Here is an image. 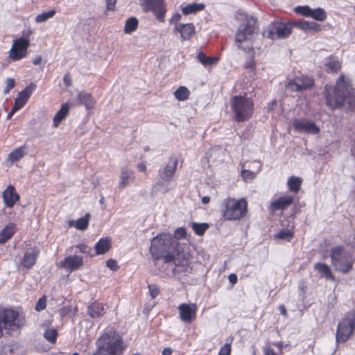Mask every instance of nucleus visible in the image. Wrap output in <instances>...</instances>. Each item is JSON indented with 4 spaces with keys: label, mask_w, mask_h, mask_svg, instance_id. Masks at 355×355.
Masks as SVG:
<instances>
[{
    "label": "nucleus",
    "mask_w": 355,
    "mask_h": 355,
    "mask_svg": "<svg viewBox=\"0 0 355 355\" xmlns=\"http://www.w3.org/2000/svg\"><path fill=\"white\" fill-rule=\"evenodd\" d=\"M293 26V23L273 21L263 32V35L271 40L286 38L291 34Z\"/></svg>",
    "instance_id": "9"
},
{
    "label": "nucleus",
    "mask_w": 355,
    "mask_h": 355,
    "mask_svg": "<svg viewBox=\"0 0 355 355\" xmlns=\"http://www.w3.org/2000/svg\"><path fill=\"white\" fill-rule=\"evenodd\" d=\"M326 67H327L328 72H334L340 69V64L337 60H331L326 64Z\"/></svg>",
    "instance_id": "43"
},
{
    "label": "nucleus",
    "mask_w": 355,
    "mask_h": 355,
    "mask_svg": "<svg viewBox=\"0 0 355 355\" xmlns=\"http://www.w3.org/2000/svg\"><path fill=\"white\" fill-rule=\"evenodd\" d=\"M321 30V25L317 24L314 21H311V26L309 28V31H312L313 32H318Z\"/></svg>",
    "instance_id": "56"
},
{
    "label": "nucleus",
    "mask_w": 355,
    "mask_h": 355,
    "mask_svg": "<svg viewBox=\"0 0 355 355\" xmlns=\"http://www.w3.org/2000/svg\"><path fill=\"white\" fill-rule=\"evenodd\" d=\"M15 231V226L12 223H9L0 232V244L4 243L11 238Z\"/></svg>",
    "instance_id": "26"
},
{
    "label": "nucleus",
    "mask_w": 355,
    "mask_h": 355,
    "mask_svg": "<svg viewBox=\"0 0 355 355\" xmlns=\"http://www.w3.org/2000/svg\"><path fill=\"white\" fill-rule=\"evenodd\" d=\"M89 216L90 215L87 214L84 217L78 219L76 221L71 220L69 225V226H75L79 230H85L88 227Z\"/></svg>",
    "instance_id": "27"
},
{
    "label": "nucleus",
    "mask_w": 355,
    "mask_h": 355,
    "mask_svg": "<svg viewBox=\"0 0 355 355\" xmlns=\"http://www.w3.org/2000/svg\"><path fill=\"white\" fill-rule=\"evenodd\" d=\"M37 87L36 83H31L24 89V105L28 101L33 92Z\"/></svg>",
    "instance_id": "39"
},
{
    "label": "nucleus",
    "mask_w": 355,
    "mask_h": 355,
    "mask_svg": "<svg viewBox=\"0 0 355 355\" xmlns=\"http://www.w3.org/2000/svg\"><path fill=\"white\" fill-rule=\"evenodd\" d=\"M181 17L182 16L180 13H176L171 17V22H177L180 20Z\"/></svg>",
    "instance_id": "61"
},
{
    "label": "nucleus",
    "mask_w": 355,
    "mask_h": 355,
    "mask_svg": "<svg viewBox=\"0 0 355 355\" xmlns=\"http://www.w3.org/2000/svg\"><path fill=\"white\" fill-rule=\"evenodd\" d=\"M106 266L107 267H108L110 269H111L112 270H114V271H116L119 269V266L117 264V262L116 261H115L114 259H108L107 261H106Z\"/></svg>",
    "instance_id": "50"
},
{
    "label": "nucleus",
    "mask_w": 355,
    "mask_h": 355,
    "mask_svg": "<svg viewBox=\"0 0 355 355\" xmlns=\"http://www.w3.org/2000/svg\"><path fill=\"white\" fill-rule=\"evenodd\" d=\"M150 252L154 259H163L165 263L175 267H185L189 260L182 247L170 234L163 233L155 236L150 247Z\"/></svg>",
    "instance_id": "1"
},
{
    "label": "nucleus",
    "mask_w": 355,
    "mask_h": 355,
    "mask_svg": "<svg viewBox=\"0 0 355 355\" xmlns=\"http://www.w3.org/2000/svg\"><path fill=\"white\" fill-rule=\"evenodd\" d=\"M63 82L67 87H70L71 85L72 82L69 73H65L63 77Z\"/></svg>",
    "instance_id": "55"
},
{
    "label": "nucleus",
    "mask_w": 355,
    "mask_h": 355,
    "mask_svg": "<svg viewBox=\"0 0 355 355\" xmlns=\"http://www.w3.org/2000/svg\"><path fill=\"white\" fill-rule=\"evenodd\" d=\"M58 335V331L54 328H49L43 334L44 338L53 344L56 342Z\"/></svg>",
    "instance_id": "35"
},
{
    "label": "nucleus",
    "mask_w": 355,
    "mask_h": 355,
    "mask_svg": "<svg viewBox=\"0 0 355 355\" xmlns=\"http://www.w3.org/2000/svg\"><path fill=\"white\" fill-rule=\"evenodd\" d=\"M42 61V57L40 55L39 56H37L33 60V63L35 64V65H37L39 64Z\"/></svg>",
    "instance_id": "64"
},
{
    "label": "nucleus",
    "mask_w": 355,
    "mask_h": 355,
    "mask_svg": "<svg viewBox=\"0 0 355 355\" xmlns=\"http://www.w3.org/2000/svg\"><path fill=\"white\" fill-rule=\"evenodd\" d=\"M174 95L178 101H185L189 98V91L186 87L180 86L174 92Z\"/></svg>",
    "instance_id": "36"
},
{
    "label": "nucleus",
    "mask_w": 355,
    "mask_h": 355,
    "mask_svg": "<svg viewBox=\"0 0 355 355\" xmlns=\"http://www.w3.org/2000/svg\"><path fill=\"white\" fill-rule=\"evenodd\" d=\"M294 201L293 196L281 197L271 202L269 209L270 211L284 210L287 209Z\"/></svg>",
    "instance_id": "17"
},
{
    "label": "nucleus",
    "mask_w": 355,
    "mask_h": 355,
    "mask_svg": "<svg viewBox=\"0 0 355 355\" xmlns=\"http://www.w3.org/2000/svg\"><path fill=\"white\" fill-rule=\"evenodd\" d=\"M149 293L152 298H155L159 294V288L155 284H149L148 286Z\"/></svg>",
    "instance_id": "48"
},
{
    "label": "nucleus",
    "mask_w": 355,
    "mask_h": 355,
    "mask_svg": "<svg viewBox=\"0 0 355 355\" xmlns=\"http://www.w3.org/2000/svg\"><path fill=\"white\" fill-rule=\"evenodd\" d=\"M295 12L305 17H311L312 9L309 6H299L295 8Z\"/></svg>",
    "instance_id": "40"
},
{
    "label": "nucleus",
    "mask_w": 355,
    "mask_h": 355,
    "mask_svg": "<svg viewBox=\"0 0 355 355\" xmlns=\"http://www.w3.org/2000/svg\"><path fill=\"white\" fill-rule=\"evenodd\" d=\"M10 57L12 60H19L22 58V37L15 40L10 51Z\"/></svg>",
    "instance_id": "24"
},
{
    "label": "nucleus",
    "mask_w": 355,
    "mask_h": 355,
    "mask_svg": "<svg viewBox=\"0 0 355 355\" xmlns=\"http://www.w3.org/2000/svg\"><path fill=\"white\" fill-rule=\"evenodd\" d=\"M96 345L92 355H121L127 347L122 337L114 331L103 334L96 341Z\"/></svg>",
    "instance_id": "3"
},
{
    "label": "nucleus",
    "mask_w": 355,
    "mask_h": 355,
    "mask_svg": "<svg viewBox=\"0 0 355 355\" xmlns=\"http://www.w3.org/2000/svg\"><path fill=\"white\" fill-rule=\"evenodd\" d=\"M79 104L84 105L87 110L92 109L95 104V100L90 93L81 91L78 95Z\"/></svg>",
    "instance_id": "22"
},
{
    "label": "nucleus",
    "mask_w": 355,
    "mask_h": 355,
    "mask_svg": "<svg viewBox=\"0 0 355 355\" xmlns=\"http://www.w3.org/2000/svg\"><path fill=\"white\" fill-rule=\"evenodd\" d=\"M187 232L184 227H178L175 231V235L179 239H183L186 236Z\"/></svg>",
    "instance_id": "53"
},
{
    "label": "nucleus",
    "mask_w": 355,
    "mask_h": 355,
    "mask_svg": "<svg viewBox=\"0 0 355 355\" xmlns=\"http://www.w3.org/2000/svg\"><path fill=\"white\" fill-rule=\"evenodd\" d=\"M314 268L327 279H334V276L332 275L330 268L326 263H317L314 265Z\"/></svg>",
    "instance_id": "28"
},
{
    "label": "nucleus",
    "mask_w": 355,
    "mask_h": 355,
    "mask_svg": "<svg viewBox=\"0 0 355 355\" xmlns=\"http://www.w3.org/2000/svg\"><path fill=\"white\" fill-rule=\"evenodd\" d=\"M19 313L12 309L0 308V337L3 331L10 335L19 329Z\"/></svg>",
    "instance_id": "7"
},
{
    "label": "nucleus",
    "mask_w": 355,
    "mask_h": 355,
    "mask_svg": "<svg viewBox=\"0 0 355 355\" xmlns=\"http://www.w3.org/2000/svg\"><path fill=\"white\" fill-rule=\"evenodd\" d=\"M132 174L133 172L130 169L126 167H123L121 168L120 174V182L119 184V189H122L128 185L127 181Z\"/></svg>",
    "instance_id": "29"
},
{
    "label": "nucleus",
    "mask_w": 355,
    "mask_h": 355,
    "mask_svg": "<svg viewBox=\"0 0 355 355\" xmlns=\"http://www.w3.org/2000/svg\"><path fill=\"white\" fill-rule=\"evenodd\" d=\"M336 85L333 93L326 95L327 105L335 110L344 107L346 103L349 109L353 110L355 107V89L345 81L343 76L337 80Z\"/></svg>",
    "instance_id": "2"
},
{
    "label": "nucleus",
    "mask_w": 355,
    "mask_h": 355,
    "mask_svg": "<svg viewBox=\"0 0 355 355\" xmlns=\"http://www.w3.org/2000/svg\"><path fill=\"white\" fill-rule=\"evenodd\" d=\"M3 201L7 207H11L15 202L19 199V196L16 194L15 189L12 186L8 188L2 193Z\"/></svg>",
    "instance_id": "20"
},
{
    "label": "nucleus",
    "mask_w": 355,
    "mask_h": 355,
    "mask_svg": "<svg viewBox=\"0 0 355 355\" xmlns=\"http://www.w3.org/2000/svg\"><path fill=\"white\" fill-rule=\"evenodd\" d=\"M302 184V179L299 177H291L287 181V185L290 191L297 192Z\"/></svg>",
    "instance_id": "32"
},
{
    "label": "nucleus",
    "mask_w": 355,
    "mask_h": 355,
    "mask_svg": "<svg viewBox=\"0 0 355 355\" xmlns=\"http://www.w3.org/2000/svg\"><path fill=\"white\" fill-rule=\"evenodd\" d=\"M70 106L68 103L62 104L61 108L57 112L53 117V125L58 127L60 123L67 117L69 112Z\"/></svg>",
    "instance_id": "23"
},
{
    "label": "nucleus",
    "mask_w": 355,
    "mask_h": 355,
    "mask_svg": "<svg viewBox=\"0 0 355 355\" xmlns=\"http://www.w3.org/2000/svg\"><path fill=\"white\" fill-rule=\"evenodd\" d=\"M46 306V296L40 297L35 304V309L37 311H41L44 310Z\"/></svg>",
    "instance_id": "45"
},
{
    "label": "nucleus",
    "mask_w": 355,
    "mask_h": 355,
    "mask_svg": "<svg viewBox=\"0 0 355 355\" xmlns=\"http://www.w3.org/2000/svg\"><path fill=\"white\" fill-rule=\"evenodd\" d=\"M311 17L315 20L322 21L326 19L327 15L323 8H318L316 9H312Z\"/></svg>",
    "instance_id": "37"
},
{
    "label": "nucleus",
    "mask_w": 355,
    "mask_h": 355,
    "mask_svg": "<svg viewBox=\"0 0 355 355\" xmlns=\"http://www.w3.org/2000/svg\"><path fill=\"white\" fill-rule=\"evenodd\" d=\"M178 165V159L175 157H170L166 166L159 170V177L164 182H168L175 174Z\"/></svg>",
    "instance_id": "15"
},
{
    "label": "nucleus",
    "mask_w": 355,
    "mask_h": 355,
    "mask_svg": "<svg viewBox=\"0 0 355 355\" xmlns=\"http://www.w3.org/2000/svg\"><path fill=\"white\" fill-rule=\"evenodd\" d=\"M15 86V81L12 78H8L6 80V87L3 90L4 94L9 92L10 89L13 88Z\"/></svg>",
    "instance_id": "54"
},
{
    "label": "nucleus",
    "mask_w": 355,
    "mask_h": 355,
    "mask_svg": "<svg viewBox=\"0 0 355 355\" xmlns=\"http://www.w3.org/2000/svg\"><path fill=\"white\" fill-rule=\"evenodd\" d=\"M293 26H295L302 30L309 31L311 21H302L298 22H293Z\"/></svg>",
    "instance_id": "47"
},
{
    "label": "nucleus",
    "mask_w": 355,
    "mask_h": 355,
    "mask_svg": "<svg viewBox=\"0 0 355 355\" xmlns=\"http://www.w3.org/2000/svg\"><path fill=\"white\" fill-rule=\"evenodd\" d=\"M76 248L79 250V251L83 254H89L91 251H92V248H89V246H87V245L85 244H78Z\"/></svg>",
    "instance_id": "52"
},
{
    "label": "nucleus",
    "mask_w": 355,
    "mask_h": 355,
    "mask_svg": "<svg viewBox=\"0 0 355 355\" xmlns=\"http://www.w3.org/2000/svg\"><path fill=\"white\" fill-rule=\"evenodd\" d=\"M116 0H106L107 6L106 8L107 10L113 11L115 8V3Z\"/></svg>",
    "instance_id": "57"
},
{
    "label": "nucleus",
    "mask_w": 355,
    "mask_h": 355,
    "mask_svg": "<svg viewBox=\"0 0 355 355\" xmlns=\"http://www.w3.org/2000/svg\"><path fill=\"white\" fill-rule=\"evenodd\" d=\"M40 252V249L35 245L26 248L24 254V268H31L35 264Z\"/></svg>",
    "instance_id": "16"
},
{
    "label": "nucleus",
    "mask_w": 355,
    "mask_h": 355,
    "mask_svg": "<svg viewBox=\"0 0 355 355\" xmlns=\"http://www.w3.org/2000/svg\"><path fill=\"white\" fill-rule=\"evenodd\" d=\"M313 84V80L311 78L297 76L291 80L286 87L293 92H300L312 87Z\"/></svg>",
    "instance_id": "13"
},
{
    "label": "nucleus",
    "mask_w": 355,
    "mask_h": 355,
    "mask_svg": "<svg viewBox=\"0 0 355 355\" xmlns=\"http://www.w3.org/2000/svg\"><path fill=\"white\" fill-rule=\"evenodd\" d=\"M231 353V345L225 343L220 349L218 355H230Z\"/></svg>",
    "instance_id": "49"
},
{
    "label": "nucleus",
    "mask_w": 355,
    "mask_h": 355,
    "mask_svg": "<svg viewBox=\"0 0 355 355\" xmlns=\"http://www.w3.org/2000/svg\"><path fill=\"white\" fill-rule=\"evenodd\" d=\"M83 263V260L81 257L73 255L66 257L62 264L63 268L73 271L82 266Z\"/></svg>",
    "instance_id": "18"
},
{
    "label": "nucleus",
    "mask_w": 355,
    "mask_h": 355,
    "mask_svg": "<svg viewBox=\"0 0 355 355\" xmlns=\"http://www.w3.org/2000/svg\"><path fill=\"white\" fill-rule=\"evenodd\" d=\"M293 237V232L291 231L286 230H282L278 232L275 235V238L279 239H285L287 241H290Z\"/></svg>",
    "instance_id": "42"
},
{
    "label": "nucleus",
    "mask_w": 355,
    "mask_h": 355,
    "mask_svg": "<svg viewBox=\"0 0 355 355\" xmlns=\"http://www.w3.org/2000/svg\"><path fill=\"white\" fill-rule=\"evenodd\" d=\"M264 355H276L275 350L271 347L264 349Z\"/></svg>",
    "instance_id": "60"
},
{
    "label": "nucleus",
    "mask_w": 355,
    "mask_h": 355,
    "mask_svg": "<svg viewBox=\"0 0 355 355\" xmlns=\"http://www.w3.org/2000/svg\"><path fill=\"white\" fill-rule=\"evenodd\" d=\"M111 248L110 239L107 238L101 239L95 245L96 254H103L106 253Z\"/></svg>",
    "instance_id": "25"
},
{
    "label": "nucleus",
    "mask_w": 355,
    "mask_h": 355,
    "mask_svg": "<svg viewBox=\"0 0 355 355\" xmlns=\"http://www.w3.org/2000/svg\"><path fill=\"white\" fill-rule=\"evenodd\" d=\"M55 14V11L54 10H51L48 12H44L41 14H39L35 17V21L37 23H42L47 21L49 19L53 17Z\"/></svg>",
    "instance_id": "38"
},
{
    "label": "nucleus",
    "mask_w": 355,
    "mask_h": 355,
    "mask_svg": "<svg viewBox=\"0 0 355 355\" xmlns=\"http://www.w3.org/2000/svg\"><path fill=\"white\" fill-rule=\"evenodd\" d=\"M293 127L299 132L316 135L320 132V128L313 121H308L306 119H295L293 121Z\"/></svg>",
    "instance_id": "12"
},
{
    "label": "nucleus",
    "mask_w": 355,
    "mask_h": 355,
    "mask_svg": "<svg viewBox=\"0 0 355 355\" xmlns=\"http://www.w3.org/2000/svg\"><path fill=\"white\" fill-rule=\"evenodd\" d=\"M191 225L195 233L199 236L204 234L209 227V225L207 223H198L193 222Z\"/></svg>",
    "instance_id": "34"
},
{
    "label": "nucleus",
    "mask_w": 355,
    "mask_h": 355,
    "mask_svg": "<svg viewBox=\"0 0 355 355\" xmlns=\"http://www.w3.org/2000/svg\"><path fill=\"white\" fill-rule=\"evenodd\" d=\"M107 307L102 303L94 302L87 307V314L92 318H96L104 315Z\"/></svg>",
    "instance_id": "19"
},
{
    "label": "nucleus",
    "mask_w": 355,
    "mask_h": 355,
    "mask_svg": "<svg viewBox=\"0 0 355 355\" xmlns=\"http://www.w3.org/2000/svg\"><path fill=\"white\" fill-rule=\"evenodd\" d=\"M29 40L28 37H24V58L26 57L27 53V49L29 46Z\"/></svg>",
    "instance_id": "58"
},
{
    "label": "nucleus",
    "mask_w": 355,
    "mask_h": 355,
    "mask_svg": "<svg viewBox=\"0 0 355 355\" xmlns=\"http://www.w3.org/2000/svg\"><path fill=\"white\" fill-rule=\"evenodd\" d=\"M198 59L205 67L212 66L218 61V58L207 56L202 52L198 54Z\"/></svg>",
    "instance_id": "31"
},
{
    "label": "nucleus",
    "mask_w": 355,
    "mask_h": 355,
    "mask_svg": "<svg viewBox=\"0 0 355 355\" xmlns=\"http://www.w3.org/2000/svg\"><path fill=\"white\" fill-rule=\"evenodd\" d=\"M241 176L244 180L252 179L255 176V173L250 170H243Z\"/></svg>",
    "instance_id": "51"
},
{
    "label": "nucleus",
    "mask_w": 355,
    "mask_h": 355,
    "mask_svg": "<svg viewBox=\"0 0 355 355\" xmlns=\"http://www.w3.org/2000/svg\"><path fill=\"white\" fill-rule=\"evenodd\" d=\"M21 157H22V147H19L12 151L8 156V159L11 163H14L15 161L19 160Z\"/></svg>",
    "instance_id": "41"
},
{
    "label": "nucleus",
    "mask_w": 355,
    "mask_h": 355,
    "mask_svg": "<svg viewBox=\"0 0 355 355\" xmlns=\"http://www.w3.org/2000/svg\"><path fill=\"white\" fill-rule=\"evenodd\" d=\"M173 352V349L170 347L164 348L162 351V355H171Z\"/></svg>",
    "instance_id": "62"
},
{
    "label": "nucleus",
    "mask_w": 355,
    "mask_h": 355,
    "mask_svg": "<svg viewBox=\"0 0 355 355\" xmlns=\"http://www.w3.org/2000/svg\"><path fill=\"white\" fill-rule=\"evenodd\" d=\"M194 26L191 23L176 25L175 26V30L180 33L182 40L190 39L194 33Z\"/></svg>",
    "instance_id": "21"
},
{
    "label": "nucleus",
    "mask_w": 355,
    "mask_h": 355,
    "mask_svg": "<svg viewBox=\"0 0 355 355\" xmlns=\"http://www.w3.org/2000/svg\"><path fill=\"white\" fill-rule=\"evenodd\" d=\"M331 264L335 269L343 273L349 272L354 263L351 254L343 246H336L331 250Z\"/></svg>",
    "instance_id": "6"
},
{
    "label": "nucleus",
    "mask_w": 355,
    "mask_h": 355,
    "mask_svg": "<svg viewBox=\"0 0 355 355\" xmlns=\"http://www.w3.org/2000/svg\"><path fill=\"white\" fill-rule=\"evenodd\" d=\"M205 8L203 3H191L182 8V12L184 15L196 13Z\"/></svg>",
    "instance_id": "30"
},
{
    "label": "nucleus",
    "mask_w": 355,
    "mask_h": 355,
    "mask_svg": "<svg viewBox=\"0 0 355 355\" xmlns=\"http://www.w3.org/2000/svg\"><path fill=\"white\" fill-rule=\"evenodd\" d=\"M246 24L239 26L236 35V42L237 46L241 49V43L249 40L256 30L257 19L253 16L245 17Z\"/></svg>",
    "instance_id": "10"
},
{
    "label": "nucleus",
    "mask_w": 355,
    "mask_h": 355,
    "mask_svg": "<svg viewBox=\"0 0 355 355\" xmlns=\"http://www.w3.org/2000/svg\"><path fill=\"white\" fill-rule=\"evenodd\" d=\"M231 107L234 119L237 122L248 120L254 110L253 101L245 96H234L232 98Z\"/></svg>",
    "instance_id": "5"
},
{
    "label": "nucleus",
    "mask_w": 355,
    "mask_h": 355,
    "mask_svg": "<svg viewBox=\"0 0 355 355\" xmlns=\"http://www.w3.org/2000/svg\"><path fill=\"white\" fill-rule=\"evenodd\" d=\"M223 216L227 220H237L244 218L248 212V203L245 198L236 200L225 198L221 204Z\"/></svg>",
    "instance_id": "4"
},
{
    "label": "nucleus",
    "mask_w": 355,
    "mask_h": 355,
    "mask_svg": "<svg viewBox=\"0 0 355 355\" xmlns=\"http://www.w3.org/2000/svg\"><path fill=\"white\" fill-rule=\"evenodd\" d=\"M178 310L180 318L184 322L190 323L193 322L196 317L197 307L196 304H181L178 307Z\"/></svg>",
    "instance_id": "14"
},
{
    "label": "nucleus",
    "mask_w": 355,
    "mask_h": 355,
    "mask_svg": "<svg viewBox=\"0 0 355 355\" xmlns=\"http://www.w3.org/2000/svg\"><path fill=\"white\" fill-rule=\"evenodd\" d=\"M245 68L253 71L255 69V62L254 60V55H250L245 63Z\"/></svg>",
    "instance_id": "46"
},
{
    "label": "nucleus",
    "mask_w": 355,
    "mask_h": 355,
    "mask_svg": "<svg viewBox=\"0 0 355 355\" xmlns=\"http://www.w3.org/2000/svg\"><path fill=\"white\" fill-rule=\"evenodd\" d=\"M22 107V92H20L18 94V96L15 101V103L10 110V112H12L13 114L14 113L21 109Z\"/></svg>",
    "instance_id": "44"
},
{
    "label": "nucleus",
    "mask_w": 355,
    "mask_h": 355,
    "mask_svg": "<svg viewBox=\"0 0 355 355\" xmlns=\"http://www.w3.org/2000/svg\"><path fill=\"white\" fill-rule=\"evenodd\" d=\"M228 279L232 284H235L238 280L236 275L234 273H232L229 275Z\"/></svg>",
    "instance_id": "59"
},
{
    "label": "nucleus",
    "mask_w": 355,
    "mask_h": 355,
    "mask_svg": "<svg viewBox=\"0 0 355 355\" xmlns=\"http://www.w3.org/2000/svg\"><path fill=\"white\" fill-rule=\"evenodd\" d=\"M141 6L145 12L151 11L159 21H164L166 12L164 0H143Z\"/></svg>",
    "instance_id": "11"
},
{
    "label": "nucleus",
    "mask_w": 355,
    "mask_h": 355,
    "mask_svg": "<svg viewBox=\"0 0 355 355\" xmlns=\"http://www.w3.org/2000/svg\"><path fill=\"white\" fill-rule=\"evenodd\" d=\"M355 328V311L347 312L342 320L338 322L336 340V343L346 342L353 334Z\"/></svg>",
    "instance_id": "8"
},
{
    "label": "nucleus",
    "mask_w": 355,
    "mask_h": 355,
    "mask_svg": "<svg viewBox=\"0 0 355 355\" xmlns=\"http://www.w3.org/2000/svg\"><path fill=\"white\" fill-rule=\"evenodd\" d=\"M279 311L281 312V313L284 315V316H286L287 315V312H286V307L284 306V305H280L279 306Z\"/></svg>",
    "instance_id": "63"
},
{
    "label": "nucleus",
    "mask_w": 355,
    "mask_h": 355,
    "mask_svg": "<svg viewBox=\"0 0 355 355\" xmlns=\"http://www.w3.org/2000/svg\"><path fill=\"white\" fill-rule=\"evenodd\" d=\"M138 20L136 17H132L128 18L124 26V32L127 34H130L135 31L138 26Z\"/></svg>",
    "instance_id": "33"
}]
</instances>
